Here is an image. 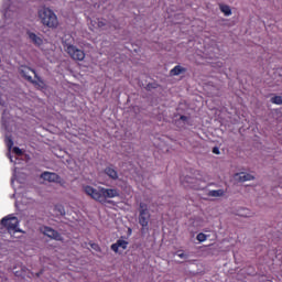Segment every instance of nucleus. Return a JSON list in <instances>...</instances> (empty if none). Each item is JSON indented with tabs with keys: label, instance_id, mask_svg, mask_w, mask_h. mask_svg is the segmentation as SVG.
Wrapping results in <instances>:
<instances>
[{
	"label": "nucleus",
	"instance_id": "nucleus-1",
	"mask_svg": "<svg viewBox=\"0 0 282 282\" xmlns=\"http://www.w3.org/2000/svg\"><path fill=\"white\" fill-rule=\"evenodd\" d=\"M37 18L45 28H50L51 30H56V28H58V17L52 9L47 7H42L39 9Z\"/></svg>",
	"mask_w": 282,
	"mask_h": 282
},
{
	"label": "nucleus",
	"instance_id": "nucleus-2",
	"mask_svg": "<svg viewBox=\"0 0 282 282\" xmlns=\"http://www.w3.org/2000/svg\"><path fill=\"white\" fill-rule=\"evenodd\" d=\"M26 36L33 45H36V47H41V50L44 52V54H52L54 52V45L51 43H46V47L44 46L43 37L32 31L26 32Z\"/></svg>",
	"mask_w": 282,
	"mask_h": 282
},
{
	"label": "nucleus",
	"instance_id": "nucleus-3",
	"mask_svg": "<svg viewBox=\"0 0 282 282\" xmlns=\"http://www.w3.org/2000/svg\"><path fill=\"white\" fill-rule=\"evenodd\" d=\"M82 191L84 194L87 195V197H90V199H94L95 202H99L100 204L102 186L97 187V186L84 184L82 186Z\"/></svg>",
	"mask_w": 282,
	"mask_h": 282
},
{
	"label": "nucleus",
	"instance_id": "nucleus-4",
	"mask_svg": "<svg viewBox=\"0 0 282 282\" xmlns=\"http://www.w3.org/2000/svg\"><path fill=\"white\" fill-rule=\"evenodd\" d=\"M0 224L7 228L9 232H21V229H19V218L14 215H9L2 218Z\"/></svg>",
	"mask_w": 282,
	"mask_h": 282
},
{
	"label": "nucleus",
	"instance_id": "nucleus-5",
	"mask_svg": "<svg viewBox=\"0 0 282 282\" xmlns=\"http://www.w3.org/2000/svg\"><path fill=\"white\" fill-rule=\"evenodd\" d=\"M65 52L73 58V61H79L83 62L85 61V51L76 47L75 45L72 44H66L64 46Z\"/></svg>",
	"mask_w": 282,
	"mask_h": 282
},
{
	"label": "nucleus",
	"instance_id": "nucleus-6",
	"mask_svg": "<svg viewBox=\"0 0 282 282\" xmlns=\"http://www.w3.org/2000/svg\"><path fill=\"white\" fill-rule=\"evenodd\" d=\"M120 197V189L101 187L100 204H107V199Z\"/></svg>",
	"mask_w": 282,
	"mask_h": 282
},
{
	"label": "nucleus",
	"instance_id": "nucleus-7",
	"mask_svg": "<svg viewBox=\"0 0 282 282\" xmlns=\"http://www.w3.org/2000/svg\"><path fill=\"white\" fill-rule=\"evenodd\" d=\"M139 224L142 226V228H147L149 226V219L151 215L149 214V207L147 204L141 203L139 207Z\"/></svg>",
	"mask_w": 282,
	"mask_h": 282
},
{
	"label": "nucleus",
	"instance_id": "nucleus-8",
	"mask_svg": "<svg viewBox=\"0 0 282 282\" xmlns=\"http://www.w3.org/2000/svg\"><path fill=\"white\" fill-rule=\"evenodd\" d=\"M129 247V241L124 238L118 239L115 243L111 245L110 249L116 253V254H122L124 250Z\"/></svg>",
	"mask_w": 282,
	"mask_h": 282
},
{
	"label": "nucleus",
	"instance_id": "nucleus-9",
	"mask_svg": "<svg viewBox=\"0 0 282 282\" xmlns=\"http://www.w3.org/2000/svg\"><path fill=\"white\" fill-rule=\"evenodd\" d=\"M181 184L184 188H193L197 191L199 188V181L191 176H184L181 178Z\"/></svg>",
	"mask_w": 282,
	"mask_h": 282
},
{
	"label": "nucleus",
	"instance_id": "nucleus-10",
	"mask_svg": "<svg viewBox=\"0 0 282 282\" xmlns=\"http://www.w3.org/2000/svg\"><path fill=\"white\" fill-rule=\"evenodd\" d=\"M41 232L50 239H54L55 241H63V236H61L58 231L52 229L51 227H41Z\"/></svg>",
	"mask_w": 282,
	"mask_h": 282
},
{
	"label": "nucleus",
	"instance_id": "nucleus-11",
	"mask_svg": "<svg viewBox=\"0 0 282 282\" xmlns=\"http://www.w3.org/2000/svg\"><path fill=\"white\" fill-rule=\"evenodd\" d=\"M41 177L44 180V182H50L53 184H63V180L58 174L54 172H44L41 174Z\"/></svg>",
	"mask_w": 282,
	"mask_h": 282
},
{
	"label": "nucleus",
	"instance_id": "nucleus-12",
	"mask_svg": "<svg viewBox=\"0 0 282 282\" xmlns=\"http://www.w3.org/2000/svg\"><path fill=\"white\" fill-rule=\"evenodd\" d=\"M89 28L93 32H95V30H105V28H107V20L94 18L90 20Z\"/></svg>",
	"mask_w": 282,
	"mask_h": 282
},
{
	"label": "nucleus",
	"instance_id": "nucleus-13",
	"mask_svg": "<svg viewBox=\"0 0 282 282\" xmlns=\"http://www.w3.org/2000/svg\"><path fill=\"white\" fill-rule=\"evenodd\" d=\"M235 182H252L254 181V175L248 172H238L234 174Z\"/></svg>",
	"mask_w": 282,
	"mask_h": 282
},
{
	"label": "nucleus",
	"instance_id": "nucleus-14",
	"mask_svg": "<svg viewBox=\"0 0 282 282\" xmlns=\"http://www.w3.org/2000/svg\"><path fill=\"white\" fill-rule=\"evenodd\" d=\"M20 74L21 76H23V78H25L29 82L32 80V76H36V73L28 66H21Z\"/></svg>",
	"mask_w": 282,
	"mask_h": 282
},
{
	"label": "nucleus",
	"instance_id": "nucleus-15",
	"mask_svg": "<svg viewBox=\"0 0 282 282\" xmlns=\"http://www.w3.org/2000/svg\"><path fill=\"white\" fill-rule=\"evenodd\" d=\"M6 144L9 149V151H12V153H14L15 155H23V150L19 149V148H12L14 145V142H12V139L7 138L6 139Z\"/></svg>",
	"mask_w": 282,
	"mask_h": 282
},
{
	"label": "nucleus",
	"instance_id": "nucleus-16",
	"mask_svg": "<svg viewBox=\"0 0 282 282\" xmlns=\"http://www.w3.org/2000/svg\"><path fill=\"white\" fill-rule=\"evenodd\" d=\"M30 83H33L34 87H36V89H46L47 88V84H45V82L39 77V76H34V79H32Z\"/></svg>",
	"mask_w": 282,
	"mask_h": 282
},
{
	"label": "nucleus",
	"instance_id": "nucleus-17",
	"mask_svg": "<svg viewBox=\"0 0 282 282\" xmlns=\"http://www.w3.org/2000/svg\"><path fill=\"white\" fill-rule=\"evenodd\" d=\"M6 105H8V90L0 88V107H6Z\"/></svg>",
	"mask_w": 282,
	"mask_h": 282
},
{
	"label": "nucleus",
	"instance_id": "nucleus-18",
	"mask_svg": "<svg viewBox=\"0 0 282 282\" xmlns=\"http://www.w3.org/2000/svg\"><path fill=\"white\" fill-rule=\"evenodd\" d=\"M106 175L110 177V180H118V172L113 167H106L105 169Z\"/></svg>",
	"mask_w": 282,
	"mask_h": 282
},
{
	"label": "nucleus",
	"instance_id": "nucleus-19",
	"mask_svg": "<svg viewBox=\"0 0 282 282\" xmlns=\"http://www.w3.org/2000/svg\"><path fill=\"white\" fill-rule=\"evenodd\" d=\"M239 217H254V212L248 208H240L238 209Z\"/></svg>",
	"mask_w": 282,
	"mask_h": 282
},
{
	"label": "nucleus",
	"instance_id": "nucleus-20",
	"mask_svg": "<svg viewBox=\"0 0 282 282\" xmlns=\"http://www.w3.org/2000/svg\"><path fill=\"white\" fill-rule=\"evenodd\" d=\"M219 10H220V12H223V14L225 17H231L232 15V9H230V6H228V4H220Z\"/></svg>",
	"mask_w": 282,
	"mask_h": 282
},
{
	"label": "nucleus",
	"instance_id": "nucleus-21",
	"mask_svg": "<svg viewBox=\"0 0 282 282\" xmlns=\"http://www.w3.org/2000/svg\"><path fill=\"white\" fill-rule=\"evenodd\" d=\"M224 189H212L207 192V197H224Z\"/></svg>",
	"mask_w": 282,
	"mask_h": 282
},
{
	"label": "nucleus",
	"instance_id": "nucleus-22",
	"mask_svg": "<svg viewBox=\"0 0 282 282\" xmlns=\"http://www.w3.org/2000/svg\"><path fill=\"white\" fill-rule=\"evenodd\" d=\"M184 72H186V68H184L181 65H177L171 69L170 74L171 76H180V74H184Z\"/></svg>",
	"mask_w": 282,
	"mask_h": 282
},
{
	"label": "nucleus",
	"instance_id": "nucleus-23",
	"mask_svg": "<svg viewBox=\"0 0 282 282\" xmlns=\"http://www.w3.org/2000/svg\"><path fill=\"white\" fill-rule=\"evenodd\" d=\"M271 102H272L273 105H282V97H281V96H273V97L271 98Z\"/></svg>",
	"mask_w": 282,
	"mask_h": 282
},
{
	"label": "nucleus",
	"instance_id": "nucleus-24",
	"mask_svg": "<svg viewBox=\"0 0 282 282\" xmlns=\"http://www.w3.org/2000/svg\"><path fill=\"white\" fill-rule=\"evenodd\" d=\"M196 239L202 243L208 239V236H206L205 234H198Z\"/></svg>",
	"mask_w": 282,
	"mask_h": 282
},
{
	"label": "nucleus",
	"instance_id": "nucleus-25",
	"mask_svg": "<svg viewBox=\"0 0 282 282\" xmlns=\"http://www.w3.org/2000/svg\"><path fill=\"white\" fill-rule=\"evenodd\" d=\"M90 248L95 250V252H102V249H100V246H98V243H90Z\"/></svg>",
	"mask_w": 282,
	"mask_h": 282
},
{
	"label": "nucleus",
	"instance_id": "nucleus-26",
	"mask_svg": "<svg viewBox=\"0 0 282 282\" xmlns=\"http://www.w3.org/2000/svg\"><path fill=\"white\" fill-rule=\"evenodd\" d=\"M176 257H178L180 259H188V254H186V252L184 251H177Z\"/></svg>",
	"mask_w": 282,
	"mask_h": 282
},
{
	"label": "nucleus",
	"instance_id": "nucleus-27",
	"mask_svg": "<svg viewBox=\"0 0 282 282\" xmlns=\"http://www.w3.org/2000/svg\"><path fill=\"white\" fill-rule=\"evenodd\" d=\"M17 182H21V181H19V175L14 173V177L11 180L12 186H15Z\"/></svg>",
	"mask_w": 282,
	"mask_h": 282
},
{
	"label": "nucleus",
	"instance_id": "nucleus-28",
	"mask_svg": "<svg viewBox=\"0 0 282 282\" xmlns=\"http://www.w3.org/2000/svg\"><path fill=\"white\" fill-rule=\"evenodd\" d=\"M56 208L61 215H65V208H63V206H57Z\"/></svg>",
	"mask_w": 282,
	"mask_h": 282
},
{
	"label": "nucleus",
	"instance_id": "nucleus-29",
	"mask_svg": "<svg viewBox=\"0 0 282 282\" xmlns=\"http://www.w3.org/2000/svg\"><path fill=\"white\" fill-rule=\"evenodd\" d=\"M213 153H215L216 155H219V148H214Z\"/></svg>",
	"mask_w": 282,
	"mask_h": 282
},
{
	"label": "nucleus",
	"instance_id": "nucleus-30",
	"mask_svg": "<svg viewBox=\"0 0 282 282\" xmlns=\"http://www.w3.org/2000/svg\"><path fill=\"white\" fill-rule=\"evenodd\" d=\"M180 120H183V122H186L188 120V118L186 116H181Z\"/></svg>",
	"mask_w": 282,
	"mask_h": 282
},
{
	"label": "nucleus",
	"instance_id": "nucleus-31",
	"mask_svg": "<svg viewBox=\"0 0 282 282\" xmlns=\"http://www.w3.org/2000/svg\"><path fill=\"white\" fill-rule=\"evenodd\" d=\"M4 32H6V28H0V36H3Z\"/></svg>",
	"mask_w": 282,
	"mask_h": 282
},
{
	"label": "nucleus",
	"instance_id": "nucleus-32",
	"mask_svg": "<svg viewBox=\"0 0 282 282\" xmlns=\"http://www.w3.org/2000/svg\"><path fill=\"white\" fill-rule=\"evenodd\" d=\"M2 123L6 124V115L2 116Z\"/></svg>",
	"mask_w": 282,
	"mask_h": 282
},
{
	"label": "nucleus",
	"instance_id": "nucleus-33",
	"mask_svg": "<svg viewBox=\"0 0 282 282\" xmlns=\"http://www.w3.org/2000/svg\"><path fill=\"white\" fill-rule=\"evenodd\" d=\"M9 160H10V162H14V161L12 160V156H11V155H9Z\"/></svg>",
	"mask_w": 282,
	"mask_h": 282
},
{
	"label": "nucleus",
	"instance_id": "nucleus-34",
	"mask_svg": "<svg viewBox=\"0 0 282 282\" xmlns=\"http://www.w3.org/2000/svg\"><path fill=\"white\" fill-rule=\"evenodd\" d=\"M6 2L10 1V0H4Z\"/></svg>",
	"mask_w": 282,
	"mask_h": 282
}]
</instances>
